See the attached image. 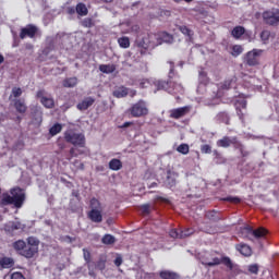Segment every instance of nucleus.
<instances>
[{
  "label": "nucleus",
  "instance_id": "f257e3e1",
  "mask_svg": "<svg viewBox=\"0 0 279 279\" xmlns=\"http://www.w3.org/2000/svg\"><path fill=\"white\" fill-rule=\"evenodd\" d=\"M40 245V241L34 236H28L25 240H17L12 243L13 250L20 254V256H24V258H34L36 254H38V246Z\"/></svg>",
  "mask_w": 279,
  "mask_h": 279
},
{
  "label": "nucleus",
  "instance_id": "f03ea898",
  "mask_svg": "<svg viewBox=\"0 0 279 279\" xmlns=\"http://www.w3.org/2000/svg\"><path fill=\"white\" fill-rule=\"evenodd\" d=\"M25 192L21 187H13L10 190V194L4 193L0 199V208L5 206H14V208H23L25 204Z\"/></svg>",
  "mask_w": 279,
  "mask_h": 279
},
{
  "label": "nucleus",
  "instance_id": "7ed1b4c3",
  "mask_svg": "<svg viewBox=\"0 0 279 279\" xmlns=\"http://www.w3.org/2000/svg\"><path fill=\"white\" fill-rule=\"evenodd\" d=\"M89 208L87 219H90L93 223H101V221H104V207L101 206V202L95 197L90 198Z\"/></svg>",
  "mask_w": 279,
  "mask_h": 279
},
{
  "label": "nucleus",
  "instance_id": "20e7f679",
  "mask_svg": "<svg viewBox=\"0 0 279 279\" xmlns=\"http://www.w3.org/2000/svg\"><path fill=\"white\" fill-rule=\"evenodd\" d=\"M65 143L74 145V147H86V136L73 130H66L63 134Z\"/></svg>",
  "mask_w": 279,
  "mask_h": 279
},
{
  "label": "nucleus",
  "instance_id": "39448f33",
  "mask_svg": "<svg viewBox=\"0 0 279 279\" xmlns=\"http://www.w3.org/2000/svg\"><path fill=\"white\" fill-rule=\"evenodd\" d=\"M131 117L138 119L141 117H147L149 114V109L144 100H138L129 109Z\"/></svg>",
  "mask_w": 279,
  "mask_h": 279
},
{
  "label": "nucleus",
  "instance_id": "423d86ee",
  "mask_svg": "<svg viewBox=\"0 0 279 279\" xmlns=\"http://www.w3.org/2000/svg\"><path fill=\"white\" fill-rule=\"evenodd\" d=\"M204 265L205 267H217L219 265H225V267H227V269H230V271L234 269V264L232 263V259H230V257L228 256H222L221 258L214 257L211 262L204 263Z\"/></svg>",
  "mask_w": 279,
  "mask_h": 279
},
{
  "label": "nucleus",
  "instance_id": "0eeeda50",
  "mask_svg": "<svg viewBox=\"0 0 279 279\" xmlns=\"http://www.w3.org/2000/svg\"><path fill=\"white\" fill-rule=\"evenodd\" d=\"M263 20L266 25H271L272 27L279 25V9H271L265 11L263 14Z\"/></svg>",
  "mask_w": 279,
  "mask_h": 279
},
{
  "label": "nucleus",
  "instance_id": "6e6552de",
  "mask_svg": "<svg viewBox=\"0 0 279 279\" xmlns=\"http://www.w3.org/2000/svg\"><path fill=\"white\" fill-rule=\"evenodd\" d=\"M260 53H263V50L253 49L252 51H248L244 57V64H247L248 66H258V64H260Z\"/></svg>",
  "mask_w": 279,
  "mask_h": 279
},
{
  "label": "nucleus",
  "instance_id": "1a4fd4ad",
  "mask_svg": "<svg viewBox=\"0 0 279 279\" xmlns=\"http://www.w3.org/2000/svg\"><path fill=\"white\" fill-rule=\"evenodd\" d=\"M36 34H38V27L33 24H28L26 27L21 28L20 38L21 40H25V38H35Z\"/></svg>",
  "mask_w": 279,
  "mask_h": 279
},
{
  "label": "nucleus",
  "instance_id": "9d476101",
  "mask_svg": "<svg viewBox=\"0 0 279 279\" xmlns=\"http://www.w3.org/2000/svg\"><path fill=\"white\" fill-rule=\"evenodd\" d=\"M23 223L21 221H9L4 225V232L9 234V236H14L19 230H23Z\"/></svg>",
  "mask_w": 279,
  "mask_h": 279
},
{
  "label": "nucleus",
  "instance_id": "9b49d317",
  "mask_svg": "<svg viewBox=\"0 0 279 279\" xmlns=\"http://www.w3.org/2000/svg\"><path fill=\"white\" fill-rule=\"evenodd\" d=\"M191 112V106H184L181 108H175L170 110V119H182L183 117H186Z\"/></svg>",
  "mask_w": 279,
  "mask_h": 279
},
{
  "label": "nucleus",
  "instance_id": "f8f14e48",
  "mask_svg": "<svg viewBox=\"0 0 279 279\" xmlns=\"http://www.w3.org/2000/svg\"><path fill=\"white\" fill-rule=\"evenodd\" d=\"M95 104V98L93 97H86L81 102L76 105L77 110L81 112H84V110H88L93 105Z\"/></svg>",
  "mask_w": 279,
  "mask_h": 279
},
{
  "label": "nucleus",
  "instance_id": "ddd939ff",
  "mask_svg": "<svg viewBox=\"0 0 279 279\" xmlns=\"http://www.w3.org/2000/svg\"><path fill=\"white\" fill-rule=\"evenodd\" d=\"M244 230L248 232V234H253L255 239H263V236L267 235V229L260 227L258 229L253 230L252 227H245Z\"/></svg>",
  "mask_w": 279,
  "mask_h": 279
},
{
  "label": "nucleus",
  "instance_id": "4468645a",
  "mask_svg": "<svg viewBox=\"0 0 279 279\" xmlns=\"http://www.w3.org/2000/svg\"><path fill=\"white\" fill-rule=\"evenodd\" d=\"M172 84H173V82H167V81H156L155 82V86H156L157 90H166L167 93H175L171 88Z\"/></svg>",
  "mask_w": 279,
  "mask_h": 279
},
{
  "label": "nucleus",
  "instance_id": "2eb2a0df",
  "mask_svg": "<svg viewBox=\"0 0 279 279\" xmlns=\"http://www.w3.org/2000/svg\"><path fill=\"white\" fill-rule=\"evenodd\" d=\"M156 36H157V40L159 41V45H162V43H168V44L173 43V35L167 32H158Z\"/></svg>",
  "mask_w": 279,
  "mask_h": 279
},
{
  "label": "nucleus",
  "instance_id": "dca6fc26",
  "mask_svg": "<svg viewBox=\"0 0 279 279\" xmlns=\"http://www.w3.org/2000/svg\"><path fill=\"white\" fill-rule=\"evenodd\" d=\"M236 136L230 137V136H223L221 140L217 141V147H223L228 148L230 145H234Z\"/></svg>",
  "mask_w": 279,
  "mask_h": 279
},
{
  "label": "nucleus",
  "instance_id": "f3484780",
  "mask_svg": "<svg viewBox=\"0 0 279 279\" xmlns=\"http://www.w3.org/2000/svg\"><path fill=\"white\" fill-rule=\"evenodd\" d=\"M205 218L209 221H213L214 223H217L218 221H221L223 217H221V214L217 210H209L205 213Z\"/></svg>",
  "mask_w": 279,
  "mask_h": 279
},
{
  "label": "nucleus",
  "instance_id": "a211bd4d",
  "mask_svg": "<svg viewBox=\"0 0 279 279\" xmlns=\"http://www.w3.org/2000/svg\"><path fill=\"white\" fill-rule=\"evenodd\" d=\"M235 250L242 254V256H252V247L247 244H236Z\"/></svg>",
  "mask_w": 279,
  "mask_h": 279
},
{
  "label": "nucleus",
  "instance_id": "6ab92c4d",
  "mask_svg": "<svg viewBox=\"0 0 279 279\" xmlns=\"http://www.w3.org/2000/svg\"><path fill=\"white\" fill-rule=\"evenodd\" d=\"M128 94L129 89L125 86H120L116 88L112 93L113 97H116L117 99H123V97H128Z\"/></svg>",
  "mask_w": 279,
  "mask_h": 279
},
{
  "label": "nucleus",
  "instance_id": "aec40b11",
  "mask_svg": "<svg viewBox=\"0 0 279 279\" xmlns=\"http://www.w3.org/2000/svg\"><path fill=\"white\" fill-rule=\"evenodd\" d=\"M14 108L20 114H25V112H27V105H25V100L23 99H16L14 101Z\"/></svg>",
  "mask_w": 279,
  "mask_h": 279
},
{
  "label": "nucleus",
  "instance_id": "412c9836",
  "mask_svg": "<svg viewBox=\"0 0 279 279\" xmlns=\"http://www.w3.org/2000/svg\"><path fill=\"white\" fill-rule=\"evenodd\" d=\"M234 86H236V77L235 76L228 78L223 83H221L220 88L222 90H230V88H234Z\"/></svg>",
  "mask_w": 279,
  "mask_h": 279
},
{
  "label": "nucleus",
  "instance_id": "4be33fe9",
  "mask_svg": "<svg viewBox=\"0 0 279 279\" xmlns=\"http://www.w3.org/2000/svg\"><path fill=\"white\" fill-rule=\"evenodd\" d=\"M0 267H2V269H12V267H14V258L12 257L0 258Z\"/></svg>",
  "mask_w": 279,
  "mask_h": 279
},
{
  "label": "nucleus",
  "instance_id": "5701e85b",
  "mask_svg": "<svg viewBox=\"0 0 279 279\" xmlns=\"http://www.w3.org/2000/svg\"><path fill=\"white\" fill-rule=\"evenodd\" d=\"M159 278L161 279H180V275L178 272L171 270H161L159 272Z\"/></svg>",
  "mask_w": 279,
  "mask_h": 279
},
{
  "label": "nucleus",
  "instance_id": "b1692460",
  "mask_svg": "<svg viewBox=\"0 0 279 279\" xmlns=\"http://www.w3.org/2000/svg\"><path fill=\"white\" fill-rule=\"evenodd\" d=\"M178 29L179 32H181V34H183V36H186L189 40H193V36L195 35V33L193 32V29L189 28V26L180 25L178 26Z\"/></svg>",
  "mask_w": 279,
  "mask_h": 279
},
{
  "label": "nucleus",
  "instance_id": "393cba45",
  "mask_svg": "<svg viewBox=\"0 0 279 279\" xmlns=\"http://www.w3.org/2000/svg\"><path fill=\"white\" fill-rule=\"evenodd\" d=\"M109 169H111V171H121V169H123V162L121 159L113 158L109 161Z\"/></svg>",
  "mask_w": 279,
  "mask_h": 279
},
{
  "label": "nucleus",
  "instance_id": "a878e982",
  "mask_svg": "<svg viewBox=\"0 0 279 279\" xmlns=\"http://www.w3.org/2000/svg\"><path fill=\"white\" fill-rule=\"evenodd\" d=\"M243 34H245V27H243V26H235L231 31V36L233 38H235V40H239V38H241V36H243Z\"/></svg>",
  "mask_w": 279,
  "mask_h": 279
},
{
  "label": "nucleus",
  "instance_id": "bb28decb",
  "mask_svg": "<svg viewBox=\"0 0 279 279\" xmlns=\"http://www.w3.org/2000/svg\"><path fill=\"white\" fill-rule=\"evenodd\" d=\"M99 71L101 73H107V74L114 73V71H117V65H114V64H100L99 65Z\"/></svg>",
  "mask_w": 279,
  "mask_h": 279
},
{
  "label": "nucleus",
  "instance_id": "cd10ccee",
  "mask_svg": "<svg viewBox=\"0 0 279 279\" xmlns=\"http://www.w3.org/2000/svg\"><path fill=\"white\" fill-rule=\"evenodd\" d=\"M104 245H114L117 243V238L112 234H105L101 239Z\"/></svg>",
  "mask_w": 279,
  "mask_h": 279
},
{
  "label": "nucleus",
  "instance_id": "c85d7f7f",
  "mask_svg": "<svg viewBox=\"0 0 279 279\" xmlns=\"http://www.w3.org/2000/svg\"><path fill=\"white\" fill-rule=\"evenodd\" d=\"M77 86V77H69L63 81L64 88H75Z\"/></svg>",
  "mask_w": 279,
  "mask_h": 279
},
{
  "label": "nucleus",
  "instance_id": "c756f323",
  "mask_svg": "<svg viewBox=\"0 0 279 279\" xmlns=\"http://www.w3.org/2000/svg\"><path fill=\"white\" fill-rule=\"evenodd\" d=\"M171 89L172 93H170V95H184V87H182V84L172 83Z\"/></svg>",
  "mask_w": 279,
  "mask_h": 279
},
{
  "label": "nucleus",
  "instance_id": "7c9ffc66",
  "mask_svg": "<svg viewBox=\"0 0 279 279\" xmlns=\"http://www.w3.org/2000/svg\"><path fill=\"white\" fill-rule=\"evenodd\" d=\"M40 102L45 108H48V109L54 108L56 106V101L53 100V98H49V97H41Z\"/></svg>",
  "mask_w": 279,
  "mask_h": 279
},
{
  "label": "nucleus",
  "instance_id": "2f4dec72",
  "mask_svg": "<svg viewBox=\"0 0 279 279\" xmlns=\"http://www.w3.org/2000/svg\"><path fill=\"white\" fill-rule=\"evenodd\" d=\"M76 13L78 16H86L88 14V9L86 8V4L80 2L76 4Z\"/></svg>",
  "mask_w": 279,
  "mask_h": 279
},
{
  "label": "nucleus",
  "instance_id": "473e14b6",
  "mask_svg": "<svg viewBox=\"0 0 279 279\" xmlns=\"http://www.w3.org/2000/svg\"><path fill=\"white\" fill-rule=\"evenodd\" d=\"M165 184L168 189H173V186H175V177L173 174L169 173L167 175Z\"/></svg>",
  "mask_w": 279,
  "mask_h": 279
},
{
  "label": "nucleus",
  "instance_id": "72a5a7b5",
  "mask_svg": "<svg viewBox=\"0 0 279 279\" xmlns=\"http://www.w3.org/2000/svg\"><path fill=\"white\" fill-rule=\"evenodd\" d=\"M61 132H62V124H60V123H56L49 130V134H51V136H56L57 134H60Z\"/></svg>",
  "mask_w": 279,
  "mask_h": 279
},
{
  "label": "nucleus",
  "instance_id": "f704fd0d",
  "mask_svg": "<svg viewBox=\"0 0 279 279\" xmlns=\"http://www.w3.org/2000/svg\"><path fill=\"white\" fill-rule=\"evenodd\" d=\"M118 44L122 49H129L130 47V37H120Z\"/></svg>",
  "mask_w": 279,
  "mask_h": 279
},
{
  "label": "nucleus",
  "instance_id": "c9c22d12",
  "mask_svg": "<svg viewBox=\"0 0 279 279\" xmlns=\"http://www.w3.org/2000/svg\"><path fill=\"white\" fill-rule=\"evenodd\" d=\"M241 53H243V46L241 45H234L232 47V52L231 54L233 56V58H236L239 56H241Z\"/></svg>",
  "mask_w": 279,
  "mask_h": 279
},
{
  "label": "nucleus",
  "instance_id": "e433bc0d",
  "mask_svg": "<svg viewBox=\"0 0 279 279\" xmlns=\"http://www.w3.org/2000/svg\"><path fill=\"white\" fill-rule=\"evenodd\" d=\"M82 27H95V21L92 17H85L82 22H81Z\"/></svg>",
  "mask_w": 279,
  "mask_h": 279
},
{
  "label": "nucleus",
  "instance_id": "4c0bfd02",
  "mask_svg": "<svg viewBox=\"0 0 279 279\" xmlns=\"http://www.w3.org/2000/svg\"><path fill=\"white\" fill-rule=\"evenodd\" d=\"M177 151H179V154H183V156H186V154L190 151L189 144H180L177 148Z\"/></svg>",
  "mask_w": 279,
  "mask_h": 279
},
{
  "label": "nucleus",
  "instance_id": "58836bf2",
  "mask_svg": "<svg viewBox=\"0 0 279 279\" xmlns=\"http://www.w3.org/2000/svg\"><path fill=\"white\" fill-rule=\"evenodd\" d=\"M222 202H229V204H241V198L239 196H227L222 198Z\"/></svg>",
  "mask_w": 279,
  "mask_h": 279
},
{
  "label": "nucleus",
  "instance_id": "ea45409f",
  "mask_svg": "<svg viewBox=\"0 0 279 279\" xmlns=\"http://www.w3.org/2000/svg\"><path fill=\"white\" fill-rule=\"evenodd\" d=\"M218 119L221 121V123H225L226 125H230V117H228V113L220 112L218 114Z\"/></svg>",
  "mask_w": 279,
  "mask_h": 279
},
{
  "label": "nucleus",
  "instance_id": "a19ab883",
  "mask_svg": "<svg viewBox=\"0 0 279 279\" xmlns=\"http://www.w3.org/2000/svg\"><path fill=\"white\" fill-rule=\"evenodd\" d=\"M137 82L140 84V88H149L151 86L149 78H140Z\"/></svg>",
  "mask_w": 279,
  "mask_h": 279
},
{
  "label": "nucleus",
  "instance_id": "79ce46f5",
  "mask_svg": "<svg viewBox=\"0 0 279 279\" xmlns=\"http://www.w3.org/2000/svg\"><path fill=\"white\" fill-rule=\"evenodd\" d=\"M83 258H84L86 265H88V267H90V258H92L90 251H88L87 248H83Z\"/></svg>",
  "mask_w": 279,
  "mask_h": 279
},
{
  "label": "nucleus",
  "instance_id": "37998d69",
  "mask_svg": "<svg viewBox=\"0 0 279 279\" xmlns=\"http://www.w3.org/2000/svg\"><path fill=\"white\" fill-rule=\"evenodd\" d=\"M82 154H84V151L81 150V149H77V148H75V147H72V148L70 149V156H71V158H77V156H82Z\"/></svg>",
  "mask_w": 279,
  "mask_h": 279
},
{
  "label": "nucleus",
  "instance_id": "c03bdc74",
  "mask_svg": "<svg viewBox=\"0 0 279 279\" xmlns=\"http://www.w3.org/2000/svg\"><path fill=\"white\" fill-rule=\"evenodd\" d=\"M204 232H206L207 234H217V228L213 227V226H208L205 225V227L203 228Z\"/></svg>",
  "mask_w": 279,
  "mask_h": 279
},
{
  "label": "nucleus",
  "instance_id": "a18cd8bd",
  "mask_svg": "<svg viewBox=\"0 0 279 279\" xmlns=\"http://www.w3.org/2000/svg\"><path fill=\"white\" fill-rule=\"evenodd\" d=\"M97 267L104 271L106 269V256H100V258L97 262Z\"/></svg>",
  "mask_w": 279,
  "mask_h": 279
},
{
  "label": "nucleus",
  "instance_id": "49530a36",
  "mask_svg": "<svg viewBox=\"0 0 279 279\" xmlns=\"http://www.w3.org/2000/svg\"><path fill=\"white\" fill-rule=\"evenodd\" d=\"M202 154H213V147L208 144H204L201 146Z\"/></svg>",
  "mask_w": 279,
  "mask_h": 279
},
{
  "label": "nucleus",
  "instance_id": "de8ad7c7",
  "mask_svg": "<svg viewBox=\"0 0 279 279\" xmlns=\"http://www.w3.org/2000/svg\"><path fill=\"white\" fill-rule=\"evenodd\" d=\"M270 36H271V32H269V31H263L260 33V38H262L263 43H267V40H269Z\"/></svg>",
  "mask_w": 279,
  "mask_h": 279
},
{
  "label": "nucleus",
  "instance_id": "09e8293b",
  "mask_svg": "<svg viewBox=\"0 0 279 279\" xmlns=\"http://www.w3.org/2000/svg\"><path fill=\"white\" fill-rule=\"evenodd\" d=\"M195 232V230L193 229H186L184 231H180V239H185V236H191V234H193Z\"/></svg>",
  "mask_w": 279,
  "mask_h": 279
},
{
  "label": "nucleus",
  "instance_id": "8fccbe9b",
  "mask_svg": "<svg viewBox=\"0 0 279 279\" xmlns=\"http://www.w3.org/2000/svg\"><path fill=\"white\" fill-rule=\"evenodd\" d=\"M10 279H27L21 271H14L11 274Z\"/></svg>",
  "mask_w": 279,
  "mask_h": 279
},
{
  "label": "nucleus",
  "instance_id": "3c124183",
  "mask_svg": "<svg viewBox=\"0 0 279 279\" xmlns=\"http://www.w3.org/2000/svg\"><path fill=\"white\" fill-rule=\"evenodd\" d=\"M233 147L234 149H238L239 151H241L245 147V145H243V143H241L238 137H235L233 142Z\"/></svg>",
  "mask_w": 279,
  "mask_h": 279
},
{
  "label": "nucleus",
  "instance_id": "603ef678",
  "mask_svg": "<svg viewBox=\"0 0 279 279\" xmlns=\"http://www.w3.org/2000/svg\"><path fill=\"white\" fill-rule=\"evenodd\" d=\"M150 208H151V205H149V204L142 205L141 206L142 214L149 215V213H151Z\"/></svg>",
  "mask_w": 279,
  "mask_h": 279
},
{
  "label": "nucleus",
  "instance_id": "864d4df0",
  "mask_svg": "<svg viewBox=\"0 0 279 279\" xmlns=\"http://www.w3.org/2000/svg\"><path fill=\"white\" fill-rule=\"evenodd\" d=\"M248 271L250 274H254L255 276H257L258 274V264H252L248 266Z\"/></svg>",
  "mask_w": 279,
  "mask_h": 279
},
{
  "label": "nucleus",
  "instance_id": "5fc2aeb1",
  "mask_svg": "<svg viewBox=\"0 0 279 279\" xmlns=\"http://www.w3.org/2000/svg\"><path fill=\"white\" fill-rule=\"evenodd\" d=\"M12 95L13 97H21L23 95V89L20 87H13Z\"/></svg>",
  "mask_w": 279,
  "mask_h": 279
},
{
  "label": "nucleus",
  "instance_id": "6e6d98bb",
  "mask_svg": "<svg viewBox=\"0 0 279 279\" xmlns=\"http://www.w3.org/2000/svg\"><path fill=\"white\" fill-rule=\"evenodd\" d=\"M169 236H171V239H180V232L178 231V229H171L169 232Z\"/></svg>",
  "mask_w": 279,
  "mask_h": 279
},
{
  "label": "nucleus",
  "instance_id": "4d7b16f0",
  "mask_svg": "<svg viewBox=\"0 0 279 279\" xmlns=\"http://www.w3.org/2000/svg\"><path fill=\"white\" fill-rule=\"evenodd\" d=\"M114 265L116 267H121L123 265V258L121 256L116 257Z\"/></svg>",
  "mask_w": 279,
  "mask_h": 279
},
{
  "label": "nucleus",
  "instance_id": "13d9d810",
  "mask_svg": "<svg viewBox=\"0 0 279 279\" xmlns=\"http://www.w3.org/2000/svg\"><path fill=\"white\" fill-rule=\"evenodd\" d=\"M240 155L242 158H247V156H250V150L245 149V147L240 150Z\"/></svg>",
  "mask_w": 279,
  "mask_h": 279
},
{
  "label": "nucleus",
  "instance_id": "bf43d9fd",
  "mask_svg": "<svg viewBox=\"0 0 279 279\" xmlns=\"http://www.w3.org/2000/svg\"><path fill=\"white\" fill-rule=\"evenodd\" d=\"M37 97H38V99H43V97H45V92H44V89H40V90H38L37 92Z\"/></svg>",
  "mask_w": 279,
  "mask_h": 279
},
{
  "label": "nucleus",
  "instance_id": "052dcab7",
  "mask_svg": "<svg viewBox=\"0 0 279 279\" xmlns=\"http://www.w3.org/2000/svg\"><path fill=\"white\" fill-rule=\"evenodd\" d=\"M239 105L241 106V108L245 109L247 108V100H241Z\"/></svg>",
  "mask_w": 279,
  "mask_h": 279
},
{
  "label": "nucleus",
  "instance_id": "680f3d73",
  "mask_svg": "<svg viewBox=\"0 0 279 279\" xmlns=\"http://www.w3.org/2000/svg\"><path fill=\"white\" fill-rule=\"evenodd\" d=\"M130 125H134V122H124L120 128H130Z\"/></svg>",
  "mask_w": 279,
  "mask_h": 279
},
{
  "label": "nucleus",
  "instance_id": "e2e57ef3",
  "mask_svg": "<svg viewBox=\"0 0 279 279\" xmlns=\"http://www.w3.org/2000/svg\"><path fill=\"white\" fill-rule=\"evenodd\" d=\"M137 46H138V47H142V49H147V47H145V43H143V41H140V43L137 44Z\"/></svg>",
  "mask_w": 279,
  "mask_h": 279
},
{
  "label": "nucleus",
  "instance_id": "0e129e2a",
  "mask_svg": "<svg viewBox=\"0 0 279 279\" xmlns=\"http://www.w3.org/2000/svg\"><path fill=\"white\" fill-rule=\"evenodd\" d=\"M157 199H159L160 202H169V199L162 197V196H158Z\"/></svg>",
  "mask_w": 279,
  "mask_h": 279
},
{
  "label": "nucleus",
  "instance_id": "69168bd1",
  "mask_svg": "<svg viewBox=\"0 0 279 279\" xmlns=\"http://www.w3.org/2000/svg\"><path fill=\"white\" fill-rule=\"evenodd\" d=\"M169 64H171L170 73H173V69H174V66H173V62H172V61H170V62H169Z\"/></svg>",
  "mask_w": 279,
  "mask_h": 279
},
{
  "label": "nucleus",
  "instance_id": "338daca9",
  "mask_svg": "<svg viewBox=\"0 0 279 279\" xmlns=\"http://www.w3.org/2000/svg\"><path fill=\"white\" fill-rule=\"evenodd\" d=\"M135 95H136V90H135V89H132V90H131V97H135Z\"/></svg>",
  "mask_w": 279,
  "mask_h": 279
},
{
  "label": "nucleus",
  "instance_id": "774afa93",
  "mask_svg": "<svg viewBox=\"0 0 279 279\" xmlns=\"http://www.w3.org/2000/svg\"><path fill=\"white\" fill-rule=\"evenodd\" d=\"M5 59L3 58V56L2 54H0V64H3V61H4Z\"/></svg>",
  "mask_w": 279,
  "mask_h": 279
}]
</instances>
